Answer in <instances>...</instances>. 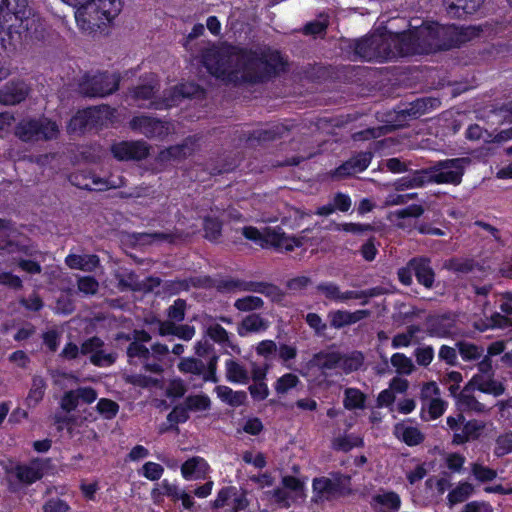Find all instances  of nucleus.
Returning <instances> with one entry per match:
<instances>
[{
    "instance_id": "61",
    "label": "nucleus",
    "mask_w": 512,
    "mask_h": 512,
    "mask_svg": "<svg viewBox=\"0 0 512 512\" xmlns=\"http://www.w3.org/2000/svg\"><path fill=\"white\" fill-rule=\"evenodd\" d=\"M69 510V504L58 497L49 498L42 506V512H68Z\"/></svg>"
},
{
    "instance_id": "28",
    "label": "nucleus",
    "mask_w": 512,
    "mask_h": 512,
    "mask_svg": "<svg viewBox=\"0 0 512 512\" xmlns=\"http://www.w3.org/2000/svg\"><path fill=\"white\" fill-rule=\"evenodd\" d=\"M370 316V310L361 309L354 312L347 310H335L328 313L330 326L335 329H341L355 324Z\"/></svg>"
},
{
    "instance_id": "23",
    "label": "nucleus",
    "mask_w": 512,
    "mask_h": 512,
    "mask_svg": "<svg viewBox=\"0 0 512 512\" xmlns=\"http://www.w3.org/2000/svg\"><path fill=\"white\" fill-rule=\"evenodd\" d=\"M69 179L73 185L88 191H104L112 187L108 179L101 178L91 171L73 173Z\"/></svg>"
},
{
    "instance_id": "15",
    "label": "nucleus",
    "mask_w": 512,
    "mask_h": 512,
    "mask_svg": "<svg viewBox=\"0 0 512 512\" xmlns=\"http://www.w3.org/2000/svg\"><path fill=\"white\" fill-rule=\"evenodd\" d=\"M50 462L49 458H32L28 464L17 463L12 468H6L7 474H14L19 483L30 486L44 477V470Z\"/></svg>"
},
{
    "instance_id": "33",
    "label": "nucleus",
    "mask_w": 512,
    "mask_h": 512,
    "mask_svg": "<svg viewBox=\"0 0 512 512\" xmlns=\"http://www.w3.org/2000/svg\"><path fill=\"white\" fill-rule=\"evenodd\" d=\"M47 389L46 380L39 375L32 378L31 387L25 399V403L29 408L36 407L44 398Z\"/></svg>"
},
{
    "instance_id": "34",
    "label": "nucleus",
    "mask_w": 512,
    "mask_h": 512,
    "mask_svg": "<svg viewBox=\"0 0 512 512\" xmlns=\"http://www.w3.org/2000/svg\"><path fill=\"white\" fill-rule=\"evenodd\" d=\"M267 327V322L259 314L252 313L243 318L239 323L237 333L239 336L245 337L248 333L266 330Z\"/></svg>"
},
{
    "instance_id": "60",
    "label": "nucleus",
    "mask_w": 512,
    "mask_h": 512,
    "mask_svg": "<svg viewBox=\"0 0 512 512\" xmlns=\"http://www.w3.org/2000/svg\"><path fill=\"white\" fill-rule=\"evenodd\" d=\"M271 499L278 505L280 508L288 509L291 507V496L288 491L284 488L277 487L272 491L267 492Z\"/></svg>"
},
{
    "instance_id": "35",
    "label": "nucleus",
    "mask_w": 512,
    "mask_h": 512,
    "mask_svg": "<svg viewBox=\"0 0 512 512\" xmlns=\"http://www.w3.org/2000/svg\"><path fill=\"white\" fill-rule=\"evenodd\" d=\"M469 384H473L480 392L495 397L501 396L505 392V386L501 382L494 379L485 380L480 375H474Z\"/></svg>"
},
{
    "instance_id": "38",
    "label": "nucleus",
    "mask_w": 512,
    "mask_h": 512,
    "mask_svg": "<svg viewBox=\"0 0 512 512\" xmlns=\"http://www.w3.org/2000/svg\"><path fill=\"white\" fill-rule=\"evenodd\" d=\"M218 397L232 407H238L246 402L247 394L244 391H234L228 386H217Z\"/></svg>"
},
{
    "instance_id": "18",
    "label": "nucleus",
    "mask_w": 512,
    "mask_h": 512,
    "mask_svg": "<svg viewBox=\"0 0 512 512\" xmlns=\"http://www.w3.org/2000/svg\"><path fill=\"white\" fill-rule=\"evenodd\" d=\"M303 245L302 238L288 236L280 227H265L261 248L284 249L287 252L293 251L296 247Z\"/></svg>"
},
{
    "instance_id": "4",
    "label": "nucleus",
    "mask_w": 512,
    "mask_h": 512,
    "mask_svg": "<svg viewBox=\"0 0 512 512\" xmlns=\"http://www.w3.org/2000/svg\"><path fill=\"white\" fill-rule=\"evenodd\" d=\"M123 8L122 0H91L88 5L76 10L78 27L90 34H107V29Z\"/></svg>"
},
{
    "instance_id": "54",
    "label": "nucleus",
    "mask_w": 512,
    "mask_h": 512,
    "mask_svg": "<svg viewBox=\"0 0 512 512\" xmlns=\"http://www.w3.org/2000/svg\"><path fill=\"white\" fill-rule=\"evenodd\" d=\"M138 473L147 480L158 481L164 473V468L162 465L156 462L148 461L143 464L141 470H139Z\"/></svg>"
},
{
    "instance_id": "29",
    "label": "nucleus",
    "mask_w": 512,
    "mask_h": 512,
    "mask_svg": "<svg viewBox=\"0 0 512 512\" xmlns=\"http://www.w3.org/2000/svg\"><path fill=\"white\" fill-rule=\"evenodd\" d=\"M240 291L259 293L272 301H280L284 296L283 291L277 285L264 281L241 280Z\"/></svg>"
},
{
    "instance_id": "25",
    "label": "nucleus",
    "mask_w": 512,
    "mask_h": 512,
    "mask_svg": "<svg viewBox=\"0 0 512 512\" xmlns=\"http://www.w3.org/2000/svg\"><path fill=\"white\" fill-rule=\"evenodd\" d=\"M409 267L419 284L431 289L435 282V272L431 266V260L427 257H414L409 260Z\"/></svg>"
},
{
    "instance_id": "59",
    "label": "nucleus",
    "mask_w": 512,
    "mask_h": 512,
    "mask_svg": "<svg viewBox=\"0 0 512 512\" xmlns=\"http://www.w3.org/2000/svg\"><path fill=\"white\" fill-rule=\"evenodd\" d=\"M241 279L232 277L221 278L214 284L215 289L220 293H230L235 290L240 291Z\"/></svg>"
},
{
    "instance_id": "47",
    "label": "nucleus",
    "mask_w": 512,
    "mask_h": 512,
    "mask_svg": "<svg viewBox=\"0 0 512 512\" xmlns=\"http://www.w3.org/2000/svg\"><path fill=\"white\" fill-rule=\"evenodd\" d=\"M281 483L285 490H289L295 494L294 500L297 498L304 499L306 497L305 483L299 478L293 475H286L282 477Z\"/></svg>"
},
{
    "instance_id": "43",
    "label": "nucleus",
    "mask_w": 512,
    "mask_h": 512,
    "mask_svg": "<svg viewBox=\"0 0 512 512\" xmlns=\"http://www.w3.org/2000/svg\"><path fill=\"white\" fill-rule=\"evenodd\" d=\"M456 347L464 361L478 360L481 358L484 352L482 347L467 341H458L456 343Z\"/></svg>"
},
{
    "instance_id": "50",
    "label": "nucleus",
    "mask_w": 512,
    "mask_h": 512,
    "mask_svg": "<svg viewBox=\"0 0 512 512\" xmlns=\"http://www.w3.org/2000/svg\"><path fill=\"white\" fill-rule=\"evenodd\" d=\"M207 335L210 337V339H212L214 342L218 344H225L231 349L235 348V345L232 342H230L228 331L220 324H214L209 326L207 329Z\"/></svg>"
},
{
    "instance_id": "6",
    "label": "nucleus",
    "mask_w": 512,
    "mask_h": 512,
    "mask_svg": "<svg viewBox=\"0 0 512 512\" xmlns=\"http://www.w3.org/2000/svg\"><path fill=\"white\" fill-rule=\"evenodd\" d=\"M357 58L364 61H386L395 57L389 33H373L356 39L350 45Z\"/></svg>"
},
{
    "instance_id": "26",
    "label": "nucleus",
    "mask_w": 512,
    "mask_h": 512,
    "mask_svg": "<svg viewBox=\"0 0 512 512\" xmlns=\"http://www.w3.org/2000/svg\"><path fill=\"white\" fill-rule=\"evenodd\" d=\"M443 3L451 18L465 19L479 10L483 0H443Z\"/></svg>"
},
{
    "instance_id": "40",
    "label": "nucleus",
    "mask_w": 512,
    "mask_h": 512,
    "mask_svg": "<svg viewBox=\"0 0 512 512\" xmlns=\"http://www.w3.org/2000/svg\"><path fill=\"white\" fill-rule=\"evenodd\" d=\"M207 462L205 459L199 456H194L189 459H187L182 465H181V474L182 477L185 480H192L200 478V470L201 467H206Z\"/></svg>"
},
{
    "instance_id": "5",
    "label": "nucleus",
    "mask_w": 512,
    "mask_h": 512,
    "mask_svg": "<svg viewBox=\"0 0 512 512\" xmlns=\"http://www.w3.org/2000/svg\"><path fill=\"white\" fill-rule=\"evenodd\" d=\"M420 27L427 54L459 48L470 40L468 29L455 24L423 21Z\"/></svg>"
},
{
    "instance_id": "37",
    "label": "nucleus",
    "mask_w": 512,
    "mask_h": 512,
    "mask_svg": "<svg viewBox=\"0 0 512 512\" xmlns=\"http://www.w3.org/2000/svg\"><path fill=\"white\" fill-rule=\"evenodd\" d=\"M474 492V487L467 481H461L447 495L449 507L465 502Z\"/></svg>"
},
{
    "instance_id": "42",
    "label": "nucleus",
    "mask_w": 512,
    "mask_h": 512,
    "mask_svg": "<svg viewBox=\"0 0 512 512\" xmlns=\"http://www.w3.org/2000/svg\"><path fill=\"white\" fill-rule=\"evenodd\" d=\"M222 228L223 223L217 217L206 216L203 219L204 237L211 242H217L219 240L222 236Z\"/></svg>"
},
{
    "instance_id": "10",
    "label": "nucleus",
    "mask_w": 512,
    "mask_h": 512,
    "mask_svg": "<svg viewBox=\"0 0 512 512\" xmlns=\"http://www.w3.org/2000/svg\"><path fill=\"white\" fill-rule=\"evenodd\" d=\"M390 35L395 56L427 55L420 26Z\"/></svg>"
},
{
    "instance_id": "9",
    "label": "nucleus",
    "mask_w": 512,
    "mask_h": 512,
    "mask_svg": "<svg viewBox=\"0 0 512 512\" xmlns=\"http://www.w3.org/2000/svg\"><path fill=\"white\" fill-rule=\"evenodd\" d=\"M120 77L107 71L90 75L85 74L79 83L80 92L87 97H105L119 88Z\"/></svg>"
},
{
    "instance_id": "48",
    "label": "nucleus",
    "mask_w": 512,
    "mask_h": 512,
    "mask_svg": "<svg viewBox=\"0 0 512 512\" xmlns=\"http://www.w3.org/2000/svg\"><path fill=\"white\" fill-rule=\"evenodd\" d=\"M264 306V301L258 296L248 295L242 298H238L234 302V307L241 312H250L260 310Z\"/></svg>"
},
{
    "instance_id": "55",
    "label": "nucleus",
    "mask_w": 512,
    "mask_h": 512,
    "mask_svg": "<svg viewBox=\"0 0 512 512\" xmlns=\"http://www.w3.org/2000/svg\"><path fill=\"white\" fill-rule=\"evenodd\" d=\"M237 493V488L235 486H224L222 487L215 498L211 502V507L213 509H220L223 508L228 504V501L232 498L233 495Z\"/></svg>"
},
{
    "instance_id": "49",
    "label": "nucleus",
    "mask_w": 512,
    "mask_h": 512,
    "mask_svg": "<svg viewBox=\"0 0 512 512\" xmlns=\"http://www.w3.org/2000/svg\"><path fill=\"white\" fill-rule=\"evenodd\" d=\"M315 359L318 361L319 366L322 369H335L340 365L342 355L339 352H319L315 355Z\"/></svg>"
},
{
    "instance_id": "45",
    "label": "nucleus",
    "mask_w": 512,
    "mask_h": 512,
    "mask_svg": "<svg viewBox=\"0 0 512 512\" xmlns=\"http://www.w3.org/2000/svg\"><path fill=\"white\" fill-rule=\"evenodd\" d=\"M184 404L189 411L193 412L206 411L211 408V400L204 393L187 396Z\"/></svg>"
},
{
    "instance_id": "27",
    "label": "nucleus",
    "mask_w": 512,
    "mask_h": 512,
    "mask_svg": "<svg viewBox=\"0 0 512 512\" xmlns=\"http://www.w3.org/2000/svg\"><path fill=\"white\" fill-rule=\"evenodd\" d=\"M29 93L28 86L20 80L9 81L0 89V103L16 105L26 99Z\"/></svg>"
},
{
    "instance_id": "58",
    "label": "nucleus",
    "mask_w": 512,
    "mask_h": 512,
    "mask_svg": "<svg viewBox=\"0 0 512 512\" xmlns=\"http://www.w3.org/2000/svg\"><path fill=\"white\" fill-rule=\"evenodd\" d=\"M414 356L419 366L427 367L434 359V348L431 345L418 347L414 351Z\"/></svg>"
},
{
    "instance_id": "44",
    "label": "nucleus",
    "mask_w": 512,
    "mask_h": 512,
    "mask_svg": "<svg viewBox=\"0 0 512 512\" xmlns=\"http://www.w3.org/2000/svg\"><path fill=\"white\" fill-rule=\"evenodd\" d=\"M177 367L178 370L183 374H193L202 377L205 370V364L203 361L195 357H187L181 359Z\"/></svg>"
},
{
    "instance_id": "51",
    "label": "nucleus",
    "mask_w": 512,
    "mask_h": 512,
    "mask_svg": "<svg viewBox=\"0 0 512 512\" xmlns=\"http://www.w3.org/2000/svg\"><path fill=\"white\" fill-rule=\"evenodd\" d=\"M391 364L398 374L410 375L414 370L412 360L403 353H394L391 356Z\"/></svg>"
},
{
    "instance_id": "1",
    "label": "nucleus",
    "mask_w": 512,
    "mask_h": 512,
    "mask_svg": "<svg viewBox=\"0 0 512 512\" xmlns=\"http://www.w3.org/2000/svg\"><path fill=\"white\" fill-rule=\"evenodd\" d=\"M286 61L281 52L270 46L250 48L229 46L205 56L209 73L227 84H264L285 70Z\"/></svg>"
},
{
    "instance_id": "39",
    "label": "nucleus",
    "mask_w": 512,
    "mask_h": 512,
    "mask_svg": "<svg viewBox=\"0 0 512 512\" xmlns=\"http://www.w3.org/2000/svg\"><path fill=\"white\" fill-rule=\"evenodd\" d=\"M470 386H473V384L468 383L464 389L459 392L457 396L458 405L464 407L467 410L482 413L486 410V407L483 403L479 402L473 394L470 393Z\"/></svg>"
},
{
    "instance_id": "2",
    "label": "nucleus",
    "mask_w": 512,
    "mask_h": 512,
    "mask_svg": "<svg viewBox=\"0 0 512 512\" xmlns=\"http://www.w3.org/2000/svg\"><path fill=\"white\" fill-rule=\"evenodd\" d=\"M27 0H0V55L11 56L27 38L35 20Z\"/></svg>"
},
{
    "instance_id": "14",
    "label": "nucleus",
    "mask_w": 512,
    "mask_h": 512,
    "mask_svg": "<svg viewBox=\"0 0 512 512\" xmlns=\"http://www.w3.org/2000/svg\"><path fill=\"white\" fill-rule=\"evenodd\" d=\"M204 89L197 83L186 82L174 86L169 95L162 99H154L151 101L149 108L155 110H163L173 107L182 99H193L203 96Z\"/></svg>"
},
{
    "instance_id": "36",
    "label": "nucleus",
    "mask_w": 512,
    "mask_h": 512,
    "mask_svg": "<svg viewBox=\"0 0 512 512\" xmlns=\"http://www.w3.org/2000/svg\"><path fill=\"white\" fill-rule=\"evenodd\" d=\"M226 378L231 383L246 384L249 381V375L246 368L234 359L225 361Z\"/></svg>"
},
{
    "instance_id": "20",
    "label": "nucleus",
    "mask_w": 512,
    "mask_h": 512,
    "mask_svg": "<svg viewBox=\"0 0 512 512\" xmlns=\"http://www.w3.org/2000/svg\"><path fill=\"white\" fill-rule=\"evenodd\" d=\"M432 98H417L409 103H400L395 109V120L400 124L420 118L432 107Z\"/></svg>"
},
{
    "instance_id": "7",
    "label": "nucleus",
    "mask_w": 512,
    "mask_h": 512,
    "mask_svg": "<svg viewBox=\"0 0 512 512\" xmlns=\"http://www.w3.org/2000/svg\"><path fill=\"white\" fill-rule=\"evenodd\" d=\"M15 136L23 142L49 141L59 134L58 124L47 117L22 119L14 129Z\"/></svg>"
},
{
    "instance_id": "24",
    "label": "nucleus",
    "mask_w": 512,
    "mask_h": 512,
    "mask_svg": "<svg viewBox=\"0 0 512 512\" xmlns=\"http://www.w3.org/2000/svg\"><path fill=\"white\" fill-rule=\"evenodd\" d=\"M426 333L429 337L447 338L455 326L449 314L430 315L426 318Z\"/></svg>"
},
{
    "instance_id": "41",
    "label": "nucleus",
    "mask_w": 512,
    "mask_h": 512,
    "mask_svg": "<svg viewBox=\"0 0 512 512\" xmlns=\"http://www.w3.org/2000/svg\"><path fill=\"white\" fill-rule=\"evenodd\" d=\"M343 404L347 410L364 409L366 395L358 388H347L344 392Z\"/></svg>"
},
{
    "instance_id": "12",
    "label": "nucleus",
    "mask_w": 512,
    "mask_h": 512,
    "mask_svg": "<svg viewBox=\"0 0 512 512\" xmlns=\"http://www.w3.org/2000/svg\"><path fill=\"white\" fill-rule=\"evenodd\" d=\"M129 126L133 131L143 134L148 139L164 140L173 130L170 121L148 115L134 116Z\"/></svg>"
},
{
    "instance_id": "57",
    "label": "nucleus",
    "mask_w": 512,
    "mask_h": 512,
    "mask_svg": "<svg viewBox=\"0 0 512 512\" xmlns=\"http://www.w3.org/2000/svg\"><path fill=\"white\" fill-rule=\"evenodd\" d=\"M187 303L186 300L178 298L167 310V316L170 320L182 322L185 319Z\"/></svg>"
},
{
    "instance_id": "46",
    "label": "nucleus",
    "mask_w": 512,
    "mask_h": 512,
    "mask_svg": "<svg viewBox=\"0 0 512 512\" xmlns=\"http://www.w3.org/2000/svg\"><path fill=\"white\" fill-rule=\"evenodd\" d=\"M476 263L473 259L450 258L444 267L454 273L468 274L474 270Z\"/></svg>"
},
{
    "instance_id": "17",
    "label": "nucleus",
    "mask_w": 512,
    "mask_h": 512,
    "mask_svg": "<svg viewBox=\"0 0 512 512\" xmlns=\"http://www.w3.org/2000/svg\"><path fill=\"white\" fill-rule=\"evenodd\" d=\"M288 132L289 129L287 126L277 123L264 129L243 132L240 135L239 140L244 141L249 147H257L280 139Z\"/></svg>"
},
{
    "instance_id": "56",
    "label": "nucleus",
    "mask_w": 512,
    "mask_h": 512,
    "mask_svg": "<svg viewBox=\"0 0 512 512\" xmlns=\"http://www.w3.org/2000/svg\"><path fill=\"white\" fill-rule=\"evenodd\" d=\"M472 474L479 482L482 483L492 481L497 477L496 470L480 463H474L472 465Z\"/></svg>"
},
{
    "instance_id": "3",
    "label": "nucleus",
    "mask_w": 512,
    "mask_h": 512,
    "mask_svg": "<svg viewBox=\"0 0 512 512\" xmlns=\"http://www.w3.org/2000/svg\"><path fill=\"white\" fill-rule=\"evenodd\" d=\"M472 163L469 157L447 158L436 161L429 168L413 170L396 180V190L424 187L429 183L458 186L462 183L466 168Z\"/></svg>"
},
{
    "instance_id": "63",
    "label": "nucleus",
    "mask_w": 512,
    "mask_h": 512,
    "mask_svg": "<svg viewBox=\"0 0 512 512\" xmlns=\"http://www.w3.org/2000/svg\"><path fill=\"white\" fill-rule=\"evenodd\" d=\"M0 285L15 291H19L23 288V281L19 276L13 274L12 272H1Z\"/></svg>"
},
{
    "instance_id": "31",
    "label": "nucleus",
    "mask_w": 512,
    "mask_h": 512,
    "mask_svg": "<svg viewBox=\"0 0 512 512\" xmlns=\"http://www.w3.org/2000/svg\"><path fill=\"white\" fill-rule=\"evenodd\" d=\"M484 424L476 419L464 421L461 432L453 434L452 443L455 445H463L470 440H476L480 437Z\"/></svg>"
},
{
    "instance_id": "30",
    "label": "nucleus",
    "mask_w": 512,
    "mask_h": 512,
    "mask_svg": "<svg viewBox=\"0 0 512 512\" xmlns=\"http://www.w3.org/2000/svg\"><path fill=\"white\" fill-rule=\"evenodd\" d=\"M371 509L374 512H398L401 507L400 496L394 491L375 494L371 497Z\"/></svg>"
},
{
    "instance_id": "53",
    "label": "nucleus",
    "mask_w": 512,
    "mask_h": 512,
    "mask_svg": "<svg viewBox=\"0 0 512 512\" xmlns=\"http://www.w3.org/2000/svg\"><path fill=\"white\" fill-rule=\"evenodd\" d=\"M299 382L300 380L297 375L293 373H285L276 380L274 388L278 394H285L290 389L295 388Z\"/></svg>"
},
{
    "instance_id": "52",
    "label": "nucleus",
    "mask_w": 512,
    "mask_h": 512,
    "mask_svg": "<svg viewBox=\"0 0 512 512\" xmlns=\"http://www.w3.org/2000/svg\"><path fill=\"white\" fill-rule=\"evenodd\" d=\"M97 412L105 419L111 420L116 417L119 412V404L108 398H100L96 405Z\"/></svg>"
},
{
    "instance_id": "13",
    "label": "nucleus",
    "mask_w": 512,
    "mask_h": 512,
    "mask_svg": "<svg viewBox=\"0 0 512 512\" xmlns=\"http://www.w3.org/2000/svg\"><path fill=\"white\" fill-rule=\"evenodd\" d=\"M151 146L144 140H121L110 147L112 156L120 162H139L150 155Z\"/></svg>"
},
{
    "instance_id": "19",
    "label": "nucleus",
    "mask_w": 512,
    "mask_h": 512,
    "mask_svg": "<svg viewBox=\"0 0 512 512\" xmlns=\"http://www.w3.org/2000/svg\"><path fill=\"white\" fill-rule=\"evenodd\" d=\"M102 125L101 107H88L79 110L69 121L68 129L75 133H84L87 130Z\"/></svg>"
},
{
    "instance_id": "22",
    "label": "nucleus",
    "mask_w": 512,
    "mask_h": 512,
    "mask_svg": "<svg viewBox=\"0 0 512 512\" xmlns=\"http://www.w3.org/2000/svg\"><path fill=\"white\" fill-rule=\"evenodd\" d=\"M372 158L373 153L371 151L357 152L336 169V174L340 177H348L361 173L369 167Z\"/></svg>"
},
{
    "instance_id": "32",
    "label": "nucleus",
    "mask_w": 512,
    "mask_h": 512,
    "mask_svg": "<svg viewBox=\"0 0 512 512\" xmlns=\"http://www.w3.org/2000/svg\"><path fill=\"white\" fill-rule=\"evenodd\" d=\"M393 433L396 438L410 447L421 444L425 439L424 434L418 428L406 426L402 422L396 423L394 425Z\"/></svg>"
},
{
    "instance_id": "16",
    "label": "nucleus",
    "mask_w": 512,
    "mask_h": 512,
    "mask_svg": "<svg viewBox=\"0 0 512 512\" xmlns=\"http://www.w3.org/2000/svg\"><path fill=\"white\" fill-rule=\"evenodd\" d=\"M198 142L199 137L197 135H189L181 143L160 150L156 160L159 163L185 160L195 153Z\"/></svg>"
},
{
    "instance_id": "62",
    "label": "nucleus",
    "mask_w": 512,
    "mask_h": 512,
    "mask_svg": "<svg viewBox=\"0 0 512 512\" xmlns=\"http://www.w3.org/2000/svg\"><path fill=\"white\" fill-rule=\"evenodd\" d=\"M116 361V355L105 353L101 348L90 356V362L97 367L110 366Z\"/></svg>"
},
{
    "instance_id": "21",
    "label": "nucleus",
    "mask_w": 512,
    "mask_h": 512,
    "mask_svg": "<svg viewBox=\"0 0 512 512\" xmlns=\"http://www.w3.org/2000/svg\"><path fill=\"white\" fill-rule=\"evenodd\" d=\"M97 399V391L91 386L78 387L64 392L60 400V407L63 411L70 413L74 411L79 401L91 404Z\"/></svg>"
},
{
    "instance_id": "8",
    "label": "nucleus",
    "mask_w": 512,
    "mask_h": 512,
    "mask_svg": "<svg viewBox=\"0 0 512 512\" xmlns=\"http://www.w3.org/2000/svg\"><path fill=\"white\" fill-rule=\"evenodd\" d=\"M351 476L340 471L332 472L331 478L321 476L312 481L313 501H329L338 496H348L352 493Z\"/></svg>"
},
{
    "instance_id": "64",
    "label": "nucleus",
    "mask_w": 512,
    "mask_h": 512,
    "mask_svg": "<svg viewBox=\"0 0 512 512\" xmlns=\"http://www.w3.org/2000/svg\"><path fill=\"white\" fill-rule=\"evenodd\" d=\"M189 410L186 405H176L172 411L167 415V420L172 424H182L189 419Z\"/></svg>"
},
{
    "instance_id": "11",
    "label": "nucleus",
    "mask_w": 512,
    "mask_h": 512,
    "mask_svg": "<svg viewBox=\"0 0 512 512\" xmlns=\"http://www.w3.org/2000/svg\"><path fill=\"white\" fill-rule=\"evenodd\" d=\"M317 292L321 293L326 299L339 303L351 299H362L361 305L368 304L370 298L380 296L383 288L380 286L372 287L366 290H347L341 292L339 285L334 282H321L316 286Z\"/></svg>"
}]
</instances>
